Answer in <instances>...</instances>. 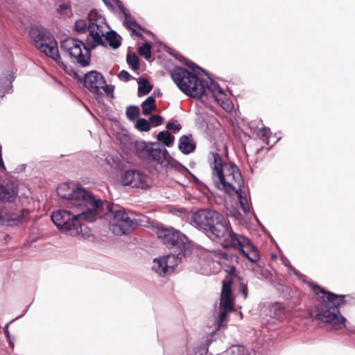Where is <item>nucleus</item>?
I'll list each match as a JSON object with an SVG mask.
<instances>
[{
	"instance_id": "nucleus-52",
	"label": "nucleus",
	"mask_w": 355,
	"mask_h": 355,
	"mask_svg": "<svg viewBox=\"0 0 355 355\" xmlns=\"http://www.w3.org/2000/svg\"><path fill=\"white\" fill-rule=\"evenodd\" d=\"M101 89L106 94H113L114 86L113 85H107L105 83L103 84V86L101 87Z\"/></svg>"
},
{
	"instance_id": "nucleus-31",
	"label": "nucleus",
	"mask_w": 355,
	"mask_h": 355,
	"mask_svg": "<svg viewBox=\"0 0 355 355\" xmlns=\"http://www.w3.org/2000/svg\"><path fill=\"white\" fill-rule=\"evenodd\" d=\"M248 350L243 345H236L227 348L222 355H247Z\"/></svg>"
},
{
	"instance_id": "nucleus-8",
	"label": "nucleus",
	"mask_w": 355,
	"mask_h": 355,
	"mask_svg": "<svg viewBox=\"0 0 355 355\" xmlns=\"http://www.w3.org/2000/svg\"><path fill=\"white\" fill-rule=\"evenodd\" d=\"M135 148L139 157L156 162L162 167L169 168L173 162L177 163L159 142L137 141L135 143Z\"/></svg>"
},
{
	"instance_id": "nucleus-29",
	"label": "nucleus",
	"mask_w": 355,
	"mask_h": 355,
	"mask_svg": "<svg viewBox=\"0 0 355 355\" xmlns=\"http://www.w3.org/2000/svg\"><path fill=\"white\" fill-rule=\"evenodd\" d=\"M142 114L144 116L151 114V112L156 109L155 98L153 96H148L141 105Z\"/></svg>"
},
{
	"instance_id": "nucleus-58",
	"label": "nucleus",
	"mask_w": 355,
	"mask_h": 355,
	"mask_svg": "<svg viewBox=\"0 0 355 355\" xmlns=\"http://www.w3.org/2000/svg\"><path fill=\"white\" fill-rule=\"evenodd\" d=\"M289 271L292 272L295 276H299L300 275V272L299 271L292 266V267L288 269Z\"/></svg>"
},
{
	"instance_id": "nucleus-22",
	"label": "nucleus",
	"mask_w": 355,
	"mask_h": 355,
	"mask_svg": "<svg viewBox=\"0 0 355 355\" xmlns=\"http://www.w3.org/2000/svg\"><path fill=\"white\" fill-rule=\"evenodd\" d=\"M116 5L123 17V24L125 27L128 29H132L133 26L138 27L139 24L120 0H116Z\"/></svg>"
},
{
	"instance_id": "nucleus-38",
	"label": "nucleus",
	"mask_w": 355,
	"mask_h": 355,
	"mask_svg": "<svg viewBox=\"0 0 355 355\" xmlns=\"http://www.w3.org/2000/svg\"><path fill=\"white\" fill-rule=\"evenodd\" d=\"M150 122L145 118H139L135 123V128L141 132H148L150 129Z\"/></svg>"
},
{
	"instance_id": "nucleus-40",
	"label": "nucleus",
	"mask_w": 355,
	"mask_h": 355,
	"mask_svg": "<svg viewBox=\"0 0 355 355\" xmlns=\"http://www.w3.org/2000/svg\"><path fill=\"white\" fill-rule=\"evenodd\" d=\"M180 61L181 62H182L184 64H185L186 66L187 67H189L191 70L195 72L196 69H199L202 71H204V70L202 69H201L200 67H198L197 64H196L195 63L192 62L191 61H190L189 60L184 58L183 56H180Z\"/></svg>"
},
{
	"instance_id": "nucleus-56",
	"label": "nucleus",
	"mask_w": 355,
	"mask_h": 355,
	"mask_svg": "<svg viewBox=\"0 0 355 355\" xmlns=\"http://www.w3.org/2000/svg\"><path fill=\"white\" fill-rule=\"evenodd\" d=\"M0 168L6 170V166L4 165V162H3V160L2 158L1 146V145H0Z\"/></svg>"
},
{
	"instance_id": "nucleus-64",
	"label": "nucleus",
	"mask_w": 355,
	"mask_h": 355,
	"mask_svg": "<svg viewBox=\"0 0 355 355\" xmlns=\"http://www.w3.org/2000/svg\"><path fill=\"white\" fill-rule=\"evenodd\" d=\"M264 271L261 270V274L263 275Z\"/></svg>"
},
{
	"instance_id": "nucleus-25",
	"label": "nucleus",
	"mask_w": 355,
	"mask_h": 355,
	"mask_svg": "<svg viewBox=\"0 0 355 355\" xmlns=\"http://www.w3.org/2000/svg\"><path fill=\"white\" fill-rule=\"evenodd\" d=\"M243 187H237L232 191V195L236 194L239 202L240 204V206L244 212L245 215L250 214V207L248 205V200L245 195H243V193L242 191V189Z\"/></svg>"
},
{
	"instance_id": "nucleus-55",
	"label": "nucleus",
	"mask_w": 355,
	"mask_h": 355,
	"mask_svg": "<svg viewBox=\"0 0 355 355\" xmlns=\"http://www.w3.org/2000/svg\"><path fill=\"white\" fill-rule=\"evenodd\" d=\"M138 28L144 32L146 34L154 37V34L150 31L145 29L141 25H138Z\"/></svg>"
},
{
	"instance_id": "nucleus-9",
	"label": "nucleus",
	"mask_w": 355,
	"mask_h": 355,
	"mask_svg": "<svg viewBox=\"0 0 355 355\" xmlns=\"http://www.w3.org/2000/svg\"><path fill=\"white\" fill-rule=\"evenodd\" d=\"M107 209L110 214V230L115 235L129 234L132 228L138 225L137 220L130 218L121 207L107 204Z\"/></svg>"
},
{
	"instance_id": "nucleus-46",
	"label": "nucleus",
	"mask_w": 355,
	"mask_h": 355,
	"mask_svg": "<svg viewBox=\"0 0 355 355\" xmlns=\"http://www.w3.org/2000/svg\"><path fill=\"white\" fill-rule=\"evenodd\" d=\"M118 78L121 80H124L125 82H128L130 80L133 78L132 76L129 73V72L126 70L121 71L118 74Z\"/></svg>"
},
{
	"instance_id": "nucleus-39",
	"label": "nucleus",
	"mask_w": 355,
	"mask_h": 355,
	"mask_svg": "<svg viewBox=\"0 0 355 355\" xmlns=\"http://www.w3.org/2000/svg\"><path fill=\"white\" fill-rule=\"evenodd\" d=\"M196 125L202 131H206L207 130L208 123L202 114H197L196 119Z\"/></svg>"
},
{
	"instance_id": "nucleus-37",
	"label": "nucleus",
	"mask_w": 355,
	"mask_h": 355,
	"mask_svg": "<svg viewBox=\"0 0 355 355\" xmlns=\"http://www.w3.org/2000/svg\"><path fill=\"white\" fill-rule=\"evenodd\" d=\"M151 45L149 42H144L141 46L138 49V53L140 55L144 57L146 60L151 58Z\"/></svg>"
},
{
	"instance_id": "nucleus-27",
	"label": "nucleus",
	"mask_w": 355,
	"mask_h": 355,
	"mask_svg": "<svg viewBox=\"0 0 355 355\" xmlns=\"http://www.w3.org/2000/svg\"><path fill=\"white\" fill-rule=\"evenodd\" d=\"M138 83V96L148 94L153 89V86L151 85L148 80L144 77L139 78Z\"/></svg>"
},
{
	"instance_id": "nucleus-63",
	"label": "nucleus",
	"mask_w": 355,
	"mask_h": 355,
	"mask_svg": "<svg viewBox=\"0 0 355 355\" xmlns=\"http://www.w3.org/2000/svg\"><path fill=\"white\" fill-rule=\"evenodd\" d=\"M5 333L7 334L8 336H9V331L8 329L6 330Z\"/></svg>"
},
{
	"instance_id": "nucleus-60",
	"label": "nucleus",
	"mask_w": 355,
	"mask_h": 355,
	"mask_svg": "<svg viewBox=\"0 0 355 355\" xmlns=\"http://www.w3.org/2000/svg\"><path fill=\"white\" fill-rule=\"evenodd\" d=\"M154 94L159 97L162 95V93L161 90L159 89H158L154 92Z\"/></svg>"
},
{
	"instance_id": "nucleus-5",
	"label": "nucleus",
	"mask_w": 355,
	"mask_h": 355,
	"mask_svg": "<svg viewBox=\"0 0 355 355\" xmlns=\"http://www.w3.org/2000/svg\"><path fill=\"white\" fill-rule=\"evenodd\" d=\"M191 224L210 238H222L230 229V222L218 211L204 209L191 216Z\"/></svg>"
},
{
	"instance_id": "nucleus-20",
	"label": "nucleus",
	"mask_w": 355,
	"mask_h": 355,
	"mask_svg": "<svg viewBox=\"0 0 355 355\" xmlns=\"http://www.w3.org/2000/svg\"><path fill=\"white\" fill-rule=\"evenodd\" d=\"M82 46L85 51V53H82V55L78 56V64L82 67H88L91 62L92 51L95 49L97 46H94L90 37H87L85 43L83 42Z\"/></svg>"
},
{
	"instance_id": "nucleus-35",
	"label": "nucleus",
	"mask_w": 355,
	"mask_h": 355,
	"mask_svg": "<svg viewBox=\"0 0 355 355\" xmlns=\"http://www.w3.org/2000/svg\"><path fill=\"white\" fill-rule=\"evenodd\" d=\"M234 306V298L232 296H221L220 295V306L221 309H227L229 311L233 310Z\"/></svg>"
},
{
	"instance_id": "nucleus-4",
	"label": "nucleus",
	"mask_w": 355,
	"mask_h": 355,
	"mask_svg": "<svg viewBox=\"0 0 355 355\" xmlns=\"http://www.w3.org/2000/svg\"><path fill=\"white\" fill-rule=\"evenodd\" d=\"M213 157L212 179L215 187L232 196L237 187H244V181L238 166L233 162H225L219 153H211Z\"/></svg>"
},
{
	"instance_id": "nucleus-32",
	"label": "nucleus",
	"mask_w": 355,
	"mask_h": 355,
	"mask_svg": "<svg viewBox=\"0 0 355 355\" xmlns=\"http://www.w3.org/2000/svg\"><path fill=\"white\" fill-rule=\"evenodd\" d=\"M208 348L206 344H202L192 348H186V355H207Z\"/></svg>"
},
{
	"instance_id": "nucleus-26",
	"label": "nucleus",
	"mask_w": 355,
	"mask_h": 355,
	"mask_svg": "<svg viewBox=\"0 0 355 355\" xmlns=\"http://www.w3.org/2000/svg\"><path fill=\"white\" fill-rule=\"evenodd\" d=\"M105 40L113 49H116L121 45V37L115 31H107L105 35Z\"/></svg>"
},
{
	"instance_id": "nucleus-2",
	"label": "nucleus",
	"mask_w": 355,
	"mask_h": 355,
	"mask_svg": "<svg viewBox=\"0 0 355 355\" xmlns=\"http://www.w3.org/2000/svg\"><path fill=\"white\" fill-rule=\"evenodd\" d=\"M310 286L318 297V304H315L309 311L310 318L313 321H320L331 330L339 331L346 329L348 335L355 334V326L347 325V320L340 313V307L347 304L346 295L336 294L326 291L319 285L311 283Z\"/></svg>"
},
{
	"instance_id": "nucleus-44",
	"label": "nucleus",
	"mask_w": 355,
	"mask_h": 355,
	"mask_svg": "<svg viewBox=\"0 0 355 355\" xmlns=\"http://www.w3.org/2000/svg\"><path fill=\"white\" fill-rule=\"evenodd\" d=\"M220 295L230 297L232 296L231 283L223 282Z\"/></svg>"
},
{
	"instance_id": "nucleus-10",
	"label": "nucleus",
	"mask_w": 355,
	"mask_h": 355,
	"mask_svg": "<svg viewBox=\"0 0 355 355\" xmlns=\"http://www.w3.org/2000/svg\"><path fill=\"white\" fill-rule=\"evenodd\" d=\"M75 78L81 83L90 92L96 95H101V87L105 83L103 74L97 71L92 70L85 73L84 78L80 76L77 72L74 73Z\"/></svg>"
},
{
	"instance_id": "nucleus-15",
	"label": "nucleus",
	"mask_w": 355,
	"mask_h": 355,
	"mask_svg": "<svg viewBox=\"0 0 355 355\" xmlns=\"http://www.w3.org/2000/svg\"><path fill=\"white\" fill-rule=\"evenodd\" d=\"M121 182L125 186L133 188L145 189L148 187L144 175L137 170L126 171L122 177Z\"/></svg>"
},
{
	"instance_id": "nucleus-59",
	"label": "nucleus",
	"mask_w": 355,
	"mask_h": 355,
	"mask_svg": "<svg viewBox=\"0 0 355 355\" xmlns=\"http://www.w3.org/2000/svg\"><path fill=\"white\" fill-rule=\"evenodd\" d=\"M283 262H284V266L286 267H287L288 269H290L292 267V265L291 264L290 261L287 259H285Z\"/></svg>"
},
{
	"instance_id": "nucleus-36",
	"label": "nucleus",
	"mask_w": 355,
	"mask_h": 355,
	"mask_svg": "<svg viewBox=\"0 0 355 355\" xmlns=\"http://www.w3.org/2000/svg\"><path fill=\"white\" fill-rule=\"evenodd\" d=\"M127 118L133 121L140 115V109L137 105H129L126 109Z\"/></svg>"
},
{
	"instance_id": "nucleus-54",
	"label": "nucleus",
	"mask_w": 355,
	"mask_h": 355,
	"mask_svg": "<svg viewBox=\"0 0 355 355\" xmlns=\"http://www.w3.org/2000/svg\"><path fill=\"white\" fill-rule=\"evenodd\" d=\"M130 30L132 31V34L135 35V36H137V37L140 38L141 40L145 39L144 36L141 33L138 32L135 28H132Z\"/></svg>"
},
{
	"instance_id": "nucleus-18",
	"label": "nucleus",
	"mask_w": 355,
	"mask_h": 355,
	"mask_svg": "<svg viewBox=\"0 0 355 355\" xmlns=\"http://www.w3.org/2000/svg\"><path fill=\"white\" fill-rule=\"evenodd\" d=\"M15 78V72L11 67L6 69L0 73V94L1 98L12 90V82Z\"/></svg>"
},
{
	"instance_id": "nucleus-47",
	"label": "nucleus",
	"mask_w": 355,
	"mask_h": 355,
	"mask_svg": "<svg viewBox=\"0 0 355 355\" xmlns=\"http://www.w3.org/2000/svg\"><path fill=\"white\" fill-rule=\"evenodd\" d=\"M239 293L242 294L244 296V298L246 299L248 296V285L244 282H240Z\"/></svg>"
},
{
	"instance_id": "nucleus-30",
	"label": "nucleus",
	"mask_w": 355,
	"mask_h": 355,
	"mask_svg": "<svg viewBox=\"0 0 355 355\" xmlns=\"http://www.w3.org/2000/svg\"><path fill=\"white\" fill-rule=\"evenodd\" d=\"M248 260L253 263H257L260 259L259 252H257L255 246L252 244V248L248 247V245L245 246L243 250L240 251Z\"/></svg>"
},
{
	"instance_id": "nucleus-3",
	"label": "nucleus",
	"mask_w": 355,
	"mask_h": 355,
	"mask_svg": "<svg viewBox=\"0 0 355 355\" xmlns=\"http://www.w3.org/2000/svg\"><path fill=\"white\" fill-rule=\"evenodd\" d=\"M157 235L162 243L171 250L170 254L164 256L171 275L182 261V259L191 254V243L187 236L180 231L173 227H164L162 224L157 226Z\"/></svg>"
},
{
	"instance_id": "nucleus-33",
	"label": "nucleus",
	"mask_w": 355,
	"mask_h": 355,
	"mask_svg": "<svg viewBox=\"0 0 355 355\" xmlns=\"http://www.w3.org/2000/svg\"><path fill=\"white\" fill-rule=\"evenodd\" d=\"M105 36L103 33L101 31L100 33L94 34V35H88L87 37H90V40L93 42L94 46H103L106 47L107 46V42L104 41L103 37Z\"/></svg>"
},
{
	"instance_id": "nucleus-45",
	"label": "nucleus",
	"mask_w": 355,
	"mask_h": 355,
	"mask_svg": "<svg viewBox=\"0 0 355 355\" xmlns=\"http://www.w3.org/2000/svg\"><path fill=\"white\" fill-rule=\"evenodd\" d=\"M231 311L227 309H221L220 313L218 317V326L221 327L223 324V322L226 320L227 318V314Z\"/></svg>"
},
{
	"instance_id": "nucleus-28",
	"label": "nucleus",
	"mask_w": 355,
	"mask_h": 355,
	"mask_svg": "<svg viewBox=\"0 0 355 355\" xmlns=\"http://www.w3.org/2000/svg\"><path fill=\"white\" fill-rule=\"evenodd\" d=\"M158 141L162 142L163 147H171L175 141V137L168 130H162L158 132L157 135Z\"/></svg>"
},
{
	"instance_id": "nucleus-14",
	"label": "nucleus",
	"mask_w": 355,
	"mask_h": 355,
	"mask_svg": "<svg viewBox=\"0 0 355 355\" xmlns=\"http://www.w3.org/2000/svg\"><path fill=\"white\" fill-rule=\"evenodd\" d=\"M82 44L81 40L68 37L61 42L60 48L71 58L75 59L78 63V56L82 55Z\"/></svg>"
},
{
	"instance_id": "nucleus-57",
	"label": "nucleus",
	"mask_w": 355,
	"mask_h": 355,
	"mask_svg": "<svg viewBox=\"0 0 355 355\" xmlns=\"http://www.w3.org/2000/svg\"><path fill=\"white\" fill-rule=\"evenodd\" d=\"M103 1L104 2V3L106 5V6L108 8H110L111 10L114 9V6L112 5V3L109 0H103Z\"/></svg>"
},
{
	"instance_id": "nucleus-34",
	"label": "nucleus",
	"mask_w": 355,
	"mask_h": 355,
	"mask_svg": "<svg viewBox=\"0 0 355 355\" xmlns=\"http://www.w3.org/2000/svg\"><path fill=\"white\" fill-rule=\"evenodd\" d=\"M126 61L132 70L136 71L139 69V58L135 53H128L126 57Z\"/></svg>"
},
{
	"instance_id": "nucleus-21",
	"label": "nucleus",
	"mask_w": 355,
	"mask_h": 355,
	"mask_svg": "<svg viewBox=\"0 0 355 355\" xmlns=\"http://www.w3.org/2000/svg\"><path fill=\"white\" fill-rule=\"evenodd\" d=\"M196 148V144L191 135H183L179 139L178 149L184 155L193 153Z\"/></svg>"
},
{
	"instance_id": "nucleus-53",
	"label": "nucleus",
	"mask_w": 355,
	"mask_h": 355,
	"mask_svg": "<svg viewBox=\"0 0 355 355\" xmlns=\"http://www.w3.org/2000/svg\"><path fill=\"white\" fill-rule=\"evenodd\" d=\"M261 131L262 132V137L263 138V140L265 141V142L267 145H269L270 141H269L268 133L270 132V128L264 127V128H261Z\"/></svg>"
},
{
	"instance_id": "nucleus-24",
	"label": "nucleus",
	"mask_w": 355,
	"mask_h": 355,
	"mask_svg": "<svg viewBox=\"0 0 355 355\" xmlns=\"http://www.w3.org/2000/svg\"><path fill=\"white\" fill-rule=\"evenodd\" d=\"M152 270L160 277H165L170 275L168 266L164 261V256L155 258L152 266Z\"/></svg>"
},
{
	"instance_id": "nucleus-49",
	"label": "nucleus",
	"mask_w": 355,
	"mask_h": 355,
	"mask_svg": "<svg viewBox=\"0 0 355 355\" xmlns=\"http://www.w3.org/2000/svg\"><path fill=\"white\" fill-rule=\"evenodd\" d=\"M177 164L179 165V166L180 168H182V170L184 171H185L186 173H187L192 178L193 181L197 184L200 183V181L199 180V179L194 175L193 174L187 167H185L184 166H183L182 164H181L179 162H177Z\"/></svg>"
},
{
	"instance_id": "nucleus-61",
	"label": "nucleus",
	"mask_w": 355,
	"mask_h": 355,
	"mask_svg": "<svg viewBox=\"0 0 355 355\" xmlns=\"http://www.w3.org/2000/svg\"><path fill=\"white\" fill-rule=\"evenodd\" d=\"M224 109L226 110V111H231L232 110V106L229 104L227 105V107H224Z\"/></svg>"
},
{
	"instance_id": "nucleus-62",
	"label": "nucleus",
	"mask_w": 355,
	"mask_h": 355,
	"mask_svg": "<svg viewBox=\"0 0 355 355\" xmlns=\"http://www.w3.org/2000/svg\"><path fill=\"white\" fill-rule=\"evenodd\" d=\"M254 218L256 219V220H257L259 223H260V222H259V220L258 218L257 217V216H256L254 214Z\"/></svg>"
},
{
	"instance_id": "nucleus-17",
	"label": "nucleus",
	"mask_w": 355,
	"mask_h": 355,
	"mask_svg": "<svg viewBox=\"0 0 355 355\" xmlns=\"http://www.w3.org/2000/svg\"><path fill=\"white\" fill-rule=\"evenodd\" d=\"M29 36L34 42L35 46L37 49L40 44L51 40L52 35L44 26L32 25L29 30Z\"/></svg>"
},
{
	"instance_id": "nucleus-41",
	"label": "nucleus",
	"mask_w": 355,
	"mask_h": 355,
	"mask_svg": "<svg viewBox=\"0 0 355 355\" xmlns=\"http://www.w3.org/2000/svg\"><path fill=\"white\" fill-rule=\"evenodd\" d=\"M87 28V22L83 19L77 20L75 23V30L78 33H83Z\"/></svg>"
},
{
	"instance_id": "nucleus-7",
	"label": "nucleus",
	"mask_w": 355,
	"mask_h": 355,
	"mask_svg": "<svg viewBox=\"0 0 355 355\" xmlns=\"http://www.w3.org/2000/svg\"><path fill=\"white\" fill-rule=\"evenodd\" d=\"M169 74L177 87L184 94L196 98H200L205 94L203 79H200L189 70L176 66L169 71Z\"/></svg>"
},
{
	"instance_id": "nucleus-23",
	"label": "nucleus",
	"mask_w": 355,
	"mask_h": 355,
	"mask_svg": "<svg viewBox=\"0 0 355 355\" xmlns=\"http://www.w3.org/2000/svg\"><path fill=\"white\" fill-rule=\"evenodd\" d=\"M205 90H209L215 98L216 101L219 102L221 101L223 102V99L225 98L226 94H225L223 89L220 87L219 84L213 80H211L210 83L208 84L207 81L203 80Z\"/></svg>"
},
{
	"instance_id": "nucleus-42",
	"label": "nucleus",
	"mask_w": 355,
	"mask_h": 355,
	"mask_svg": "<svg viewBox=\"0 0 355 355\" xmlns=\"http://www.w3.org/2000/svg\"><path fill=\"white\" fill-rule=\"evenodd\" d=\"M87 28L89 31V35H94V34H96V33H100L102 31L101 26L100 25L97 24L96 23L92 22V21H91L87 25Z\"/></svg>"
},
{
	"instance_id": "nucleus-19",
	"label": "nucleus",
	"mask_w": 355,
	"mask_h": 355,
	"mask_svg": "<svg viewBox=\"0 0 355 355\" xmlns=\"http://www.w3.org/2000/svg\"><path fill=\"white\" fill-rule=\"evenodd\" d=\"M37 49L55 60H57L60 58L58 44L53 36L51 37V40H48L47 42L40 44Z\"/></svg>"
},
{
	"instance_id": "nucleus-1",
	"label": "nucleus",
	"mask_w": 355,
	"mask_h": 355,
	"mask_svg": "<svg viewBox=\"0 0 355 355\" xmlns=\"http://www.w3.org/2000/svg\"><path fill=\"white\" fill-rule=\"evenodd\" d=\"M58 195L67 200V209H59L51 214V220L62 232L76 236L80 233L83 238L89 237L87 227L83 228V221L92 223L103 209V201L81 186L67 182L58 185Z\"/></svg>"
},
{
	"instance_id": "nucleus-12",
	"label": "nucleus",
	"mask_w": 355,
	"mask_h": 355,
	"mask_svg": "<svg viewBox=\"0 0 355 355\" xmlns=\"http://www.w3.org/2000/svg\"><path fill=\"white\" fill-rule=\"evenodd\" d=\"M226 234L228 235V237L225 238L222 243V246L224 249L228 250L232 248L239 249V251H241L243 250L246 245H248V247L252 248L251 241L245 236L234 233L231 226Z\"/></svg>"
},
{
	"instance_id": "nucleus-6",
	"label": "nucleus",
	"mask_w": 355,
	"mask_h": 355,
	"mask_svg": "<svg viewBox=\"0 0 355 355\" xmlns=\"http://www.w3.org/2000/svg\"><path fill=\"white\" fill-rule=\"evenodd\" d=\"M191 224L210 238H222L230 229V222L218 211L204 209L191 216Z\"/></svg>"
},
{
	"instance_id": "nucleus-51",
	"label": "nucleus",
	"mask_w": 355,
	"mask_h": 355,
	"mask_svg": "<svg viewBox=\"0 0 355 355\" xmlns=\"http://www.w3.org/2000/svg\"><path fill=\"white\" fill-rule=\"evenodd\" d=\"M164 355H186L185 349H177L174 351H168L164 349Z\"/></svg>"
},
{
	"instance_id": "nucleus-16",
	"label": "nucleus",
	"mask_w": 355,
	"mask_h": 355,
	"mask_svg": "<svg viewBox=\"0 0 355 355\" xmlns=\"http://www.w3.org/2000/svg\"><path fill=\"white\" fill-rule=\"evenodd\" d=\"M18 185L13 181H8L5 184H0V201L13 202L18 196Z\"/></svg>"
},
{
	"instance_id": "nucleus-48",
	"label": "nucleus",
	"mask_w": 355,
	"mask_h": 355,
	"mask_svg": "<svg viewBox=\"0 0 355 355\" xmlns=\"http://www.w3.org/2000/svg\"><path fill=\"white\" fill-rule=\"evenodd\" d=\"M166 128L167 130H173L175 132L180 131L182 125L180 123H175L174 122L169 121L167 123Z\"/></svg>"
},
{
	"instance_id": "nucleus-13",
	"label": "nucleus",
	"mask_w": 355,
	"mask_h": 355,
	"mask_svg": "<svg viewBox=\"0 0 355 355\" xmlns=\"http://www.w3.org/2000/svg\"><path fill=\"white\" fill-rule=\"evenodd\" d=\"M24 214L21 209H15L12 207L0 209V225L14 227L23 220Z\"/></svg>"
},
{
	"instance_id": "nucleus-11",
	"label": "nucleus",
	"mask_w": 355,
	"mask_h": 355,
	"mask_svg": "<svg viewBox=\"0 0 355 355\" xmlns=\"http://www.w3.org/2000/svg\"><path fill=\"white\" fill-rule=\"evenodd\" d=\"M213 257L221 268L229 275L236 272V264L238 263V257L229 250H216L212 252Z\"/></svg>"
},
{
	"instance_id": "nucleus-43",
	"label": "nucleus",
	"mask_w": 355,
	"mask_h": 355,
	"mask_svg": "<svg viewBox=\"0 0 355 355\" xmlns=\"http://www.w3.org/2000/svg\"><path fill=\"white\" fill-rule=\"evenodd\" d=\"M150 122V125L152 123L155 126L159 125L162 124L164 118L160 115L151 114L148 120Z\"/></svg>"
},
{
	"instance_id": "nucleus-50",
	"label": "nucleus",
	"mask_w": 355,
	"mask_h": 355,
	"mask_svg": "<svg viewBox=\"0 0 355 355\" xmlns=\"http://www.w3.org/2000/svg\"><path fill=\"white\" fill-rule=\"evenodd\" d=\"M70 9V6L67 3H61L56 9V12L60 15H63L65 12Z\"/></svg>"
}]
</instances>
